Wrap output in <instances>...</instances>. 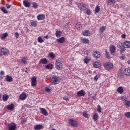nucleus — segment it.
I'll list each match as a JSON object with an SVG mask.
<instances>
[{"label":"nucleus","instance_id":"nucleus-59","mask_svg":"<svg viewBox=\"0 0 130 130\" xmlns=\"http://www.w3.org/2000/svg\"><path fill=\"white\" fill-rule=\"evenodd\" d=\"M15 36H16V38H19V33L17 32H15Z\"/></svg>","mask_w":130,"mask_h":130},{"label":"nucleus","instance_id":"nucleus-40","mask_svg":"<svg viewBox=\"0 0 130 130\" xmlns=\"http://www.w3.org/2000/svg\"><path fill=\"white\" fill-rule=\"evenodd\" d=\"M100 12V7L99 6L97 5L95 8V14H97V13H99Z\"/></svg>","mask_w":130,"mask_h":130},{"label":"nucleus","instance_id":"nucleus-45","mask_svg":"<svg viewBox=\"0 0 130 130\" xmlns=\"http://www.w3.org/2000/svg\"><path fill=\"white\" fill-rule=\"evenodd\" d=\"M124 104L126 107H130V101H125Z\"/></svg>","mask_w":130,"mask_h":130},{"label":"nucleus","instance_id":"nucleus-28","mask_svg":"<svg viewBox=\"0 0 130 130\" xmlns=\"http://www.w3.org/2000/svg\"><path fill=\"white\" fill-rule=\"evenodd\" d=\"M82 23L78 22L76 24V28L77 30H80L82 29Z\"/></svg>","mask_w":130,"mask_h":130},{"label":"nucleus","instance_id":"nucleus-63","mask_svg":"<svg viewBox=\"0 0 130 130\" xmlns=\"http://www.w3.org/2000/svg\"><path fill=\"white\" fill-rule=\"evenodd\" d=\"M3 79H4V77L0 76V80H3Z\"/></svg>","mask_w":130,"mask_h":130},{"label":"nucleus","instance_id":"nucleus-30","mask_svg":"<svg viewBox=\"0 0 130 130\" xmlns=\"http://www.w3.org/2000/svg\"><path fill=\"white\" fill-rule=\"evenodd\" d=\"M82 115L84 117H85V118H89V117H90V114H89L86 111H84L82 113Z\"/></svg>","mask_w":130,"mask_h":130},{"label":"nucleus","instance_id":"nucleus-61","mask_svg":"<svg viewBox=\"0 0 130 130\" xmlns=\"http://www.w3.org/2000/svg\"><path fill=\"white\" fill-rule=\"evenodd\" d=\"M120 58L121 59V60H123L124 59V57L123 56H121Z\"/></svg>","mask_w":130,"mask_h":130},{"label":"nucleus","instance_id":"nucleus-62","mask_svg":"<svg viewBox=\"0 0 130 130\" xmlns=\"http://www.w3.org/2000/svg\"><path fill=\"white\" fill-rule=\"evenodd\" d=\"M44 38H45L46 39H48V35H46V36L44 37Z\"/></svg>","mask_w":130,"mask_h":130},{"label":"nucleus","instance_id":"nucleus-25","mask_svg":"<svg viewBox=\"0 0 130 130\" xmlns=\"http://www.w3.org/2000/svg\"><path fill=\"white\" fill-rule=\"evenodd\" d=\"M27 60H28V57H22L21 58V61L23 64H27Z\"/></svg>","mask_w":130,"mask_h":130},{"label":"nucleus","instance_id":"nucleus-2","mask_svg":"<svg viewBox=\"0 0 130 130\" xmlns=\"http://www.w3.org/2000/svg\"><path fill=\"white\" fill-rule=\"evenodd\" d=\"M62 61H60L59 60H57L55 62V68L56 70L59 71L60 70H62L63 69Z\"/></svg>","mask_w":130,"mask_h":130},{"label":"nucleus","instance_id":"nucleus-38","mask_svg":"<svg viewBox=\"0 0 130 130\" xmlns=\"http://www.w3.org/2000/svg\"><path fill=\"white\" fill-rule=\"evenodd\" d=\"M8 99H9V95L7 94H4L3 96V100L4 101V102H6V101H8Z\"/></svg>","mask_w":130,"mask_h":130},{"label":"nucleus","instance_id":"nucleus-8","mask_svg":"<svg viewBox=\"0 0 130 130\" xmlns=\"http://www.w3.org/2000/svg\"><path fill=\"white\" fill-rule=\"evenodd\" d=\"M28 97V95L27 93L25 92H22L19 96V99L21 101H23L24 100H26V98Z\"/></svg>","mask_w":130,"mask_h":130},{"label":"nucleus","instance_id":"nucleus-34","mask_svg":"<svg viewBox=\"0 0 130 130\" xmlns=\"http://www.w3.org/2000/svg\"><path fill=\"white\" fill-rule=\"evenodd\" d=\"M7 108L8 110H13V109L15 108V107L14 106V104H11V105L7 106Z\"/></svg>","mask_w":130,"mask_h":130},{"label":"nucleus","instance_id":"nucleus-46","mask_svg":"<svg viewBox=\"0 0 130 130\" xmlns=\"http://www.w3.org/2000/svg\"><path fill=\"white\" fill-rule=\"evenodd\" d=\"M106 58H110V55H109V52H107V50H106V55H105Z\"/></svg>","mask_w":130,"mask_h":130},{"label":"nucleus","instance_id":"nucleus-13","mask_svg":"<svg viewBox=\"0 0 130 130\" xmlns=\"http://www.w3.org/2000/svg\"><path fill=\"white\" fill-rule=\"evenodd\" d=\"M86 92L83 89L81 90L80 91L77 92V96L81 97V96H85Z\"/></svg>","mask_w":130,"mask_h":130},{"label":"nucleus","instance_id":"nucleus-51","mask_svg":"<svg viewBox=\"0 0 130 130\" xmlns=\"http://www.w3.org/2000/svg\"><path fill=\"white\" fill-rule=\"evenodd\" d=\"M64 29H66V30H67L68 29H69V28H70V23H67L66 24L64 25Z\"/></svg>","mask_w":130,"mask_h":130},{"label":"nucleus","instance_id":"nucleus-50","mask_svg":"<svg viewBox=\"0 0 130 130\" xmlns=\"http://www.w3.org/2000/svg\"><path fill=\"white\" fill-rule=\"evenodd\" d=\"M125 117H127V118H130V112L125 113Z\"/></svg>","mask_w":130,"mask_h":130},{"label":"nucleus","instance_id":"nucleus-22","mask_svg":"<svg viewBox=\"0 0 130 130\" xmlns=\"http://www.w3.org/2000/svg\"><path fill=\"white\" fill-rule=\"evenodd\" d=\"M124 74L125 76H130V68H125L124 70Z\"/></svg>","mask_w":130,"mask_h":130},{"label":"nucleus","instance_id":"nucleus-35","mask_svg":"<svg viewBox=\"0 0 130 130\" xmlns=\"http://www.w3.org/2000/svg\"><path fill=\"white\" fill-rule=\"evenodd\" d=\"M53 67V66L52 64H48L47 65H45V68L46 69H47V70H52Z\"/></svg>","mask_w":130,"mask_h":130},{"label":"nucleus","instance_id":"nucleus-15","mask_svg":"<svg viewBox=\"0 0 130 130\" xmlns=\"http://www.w3.org/2000/svg\"><path fill=\"white\" fill-rule=\"evenodd\" d=\"M58 43H64L66 42V38L62 37L59 39L56 40Z\"/></svg>","mask_w":130,"mask_h":130},{"label":"nucleus","instance_id":"nucleus-42","mask_svg":"<svg viewBox=\"0 0 130 130\" xmlns=\"http://www.w3.org/2000/svg\"><path fill=\"white\" fill-rule=\"evenodd\" d=\"M38 42H39V43H42L44 42V40H43V39H42L41 37H39L38 38Z\"/></svg>","mask_w":130,"mask_h":130},{"label":"nucleus","instance_id":"nucleus-7","mask_svg":"<svg viewBox=\"0 0 130 130\" xmlns=\"http://www.w3.org/2000/svg\"><path fill=\"white\" fill-rule=\"evenodd\" d=\"M31 85L32 87H35L37 85V78L36 77L34 76L31 78Z\"/></svg>","mask_w":130,"mask_h":130},{"label":"nucleus","instance_id":"nucleus-29","mask_svg":"<svg viewBox=\"0 0 130 130\" xmlns=\"http://www.w3.org/2000/svg\"><path fill=\"white\" fill-rule=\"evenodd\" d=\"M93 55L95 58H99V57H100V52L95 51Z\"/></svg>","mask_w":130,"mask_h":130},{"label":"nucleus","instance_id":"nucleus-49","mask_svg":"<svg viewBox=\"0 0 130 130\" xmlns=\"http://www.w3.org/2000/svg\"><path fill=\"white\" fill-rule=\"evenodd\" d=\"M106 29V27L103 26L101 27L100 30L101 32H103L104 30H105Z\"/></svg>","mask_w":130,"mask_h":130},{"label":"nucleus","instance_id":"nucleus-16","mask_svg":"<svg viewBox=\"0 0 130 130\" xmlns=\"http://www.w3.org/2000/svg\"><path fill=\"white\" fill-rule=\"evenodd\" d=\"M93 67L95 68V69L99 68L101 67V62L96 61L93 62Z\"/></svg>","mask_w":130,"mask_h":130},{"label":"nucleus","instance_id":"nucleus-43","mask_svg":"<svg viewBox=\"0 0 130 130\" xmlns=\"http://www.w3.org/2000/svg\"><path fill=\"white\" fill-rule=\"evenodd\" d=\"M32 8H34V9H37V8H38V4H37V3H36V2H33L32 4Z\"/></svg>","mask_w":130,"mask_h":130},{"label":"nucleus","instance_id":"nucleus-23","mask_svg":"<svg viewBox=\"0 0 130 130\" xmlns=\"http://www.w3.org/2000/svg\"><path fill=\"white\" fill-rule=\"evenodd\" d=\"M62 35V32L60 30H58L57 29L56 30L55 35L56 37H57V38H59L60 36Z\"/></svg>","mask_w":130,"mask_h":130},{"label":"nucleus","instance_id":"nucleus-19","mask_svg":"<svg viewBox=\"0 0 130 130\" xmlns=\"http://www.w3.org/2000/svg\"><path fill=\"white\" fill-rule=\"evenodd\" d=\"M80 41L81 43H83L84 44H89V39L86 38H81L80 39Z\"/></svg>","mask_w":130,"mask_h":130},{"label":"nucleus","instance_id":"nucleus-20","mask_svg":"<svg viewBox=\"0 0 130 130\" xmlns=\"http://www.w3.org/2000/svg\"><path fill=\"white\" fill-rule=\"evenodd\" d=\"M30 26L31 27H37V21L31 20L30 22Z\"/></svg>","mask_w":130,"mask_h":130},{"label":"nucleus","instance_id":"nucleus-52","mask_svg":"<svg viewBox=\"0 0 130 130\" xmlns=\"http://www.w3.org/2000/svg\"><path fill=\"white\" fill-rule=\"evenodd\" d=\"M63 100H64L65 101H69V97H68V96L65 95L63 97Z\"/></svg>","mask_w":130,"mask_h":130},{"label":"nucleus","instance_id":"nucleus-31","mask_svg":"<svg viewBox=\"0 0 130 130\" xmlns=\"http://www.w3.org/2000/svg\"><path fill=\"white\" fill-rule=\"evenodd\" d=\"M0 10L4 13V14H9V12L7 11V9H6V7H1Z\"/></svg>","mask_w":130,"mask_h":130},{"label":"nucleus","instance_id":"nucleus-32","mask_svg":"<svg viewBox=\"0 0 130 130\" xmlns=\"http://www.w3.org/2000/svg\"><path fill=\"white\" fill-rule=\"evenodd\" d=\"M91 60V58L90 57H86L84 59L83 61L84 63L88 64L89 62Z\"/></svg>","mask_w":130,"mask_h":130},{"label":"nucleus","instance_id":"nucleus-21","mask_svg":"<svg viewBox=\"0 0 130 130\" xmlns=\"http://www.w3.org/2000/svg\"><path fill=\"white\" fill-rule=\"evenodd\" d=\"M124 76V73L122 72V70L120 69L118 73V77L121 79V78H123Z\"/></svg>","mask_w":130,"mask_h":130},{"label":"nucleus","instance_id":"nucleus-17","mask_svg":"<svg viewBox=\"0 0 130 130\" xmlns=\"http://www.w3.org/2000/svg\"><path fill=\"white\" fill-rule=\"evenodd\" d=\"M23 5L26 8H29L31 6V3L27 0H24L23 1Z\"/></svg>","mask_w":130,"mask_h":130},{"label":"nucleus","instance_id":"nucleus-57","mask_svg":"<svg viewBox=\"0 0 130 130\" xmlns=\"http://www.w3.org/2000/svg\"><path fill=\"white\" fill-rule=\"evenodd\" d=\"M6 6L7 9H10V8H11V7H12V6L10 4H6Z\"/></svg>","mask_w":130,"mask_h":130},{"label":"nucleus","instance_id":"nucleus-39","mask_svg":"<svg viewBox=\"0 0 130 130\" xmlns=\"http://www.w3.org/2000/svg\"><path fill=\"white\" fill-rule=\"evenodd\" d=\"M115 3H116L115 0H108V6H111V5H113Z\"/></svg>","mask_w":130,"mask_h":130},{"label":"nucleus","instance_id":"nucleus-14","mask_svg":"<svg viewBox=\"0 0 130 130\" xmlns=\"http://www.w3.org/2000/svg\"><path fill=\"white\" fill-rule=\"evenodd\" d=\"M82 34L83 35V36H90V31L89 30L85 29L82 31Z\"/></svg>","mask_w":130,"mask_h":130},{"label":"nucleus","instance_id":"nucleus-48","mask_svg":"<svg viewBox=\"0 0 130 130\" xmlns=\"http://www.w3.org/2000/svg\"><path fill=\"white\" fill-rule=\"evenodd\" d=\"M49 57H51V58H54V57H55V56L54 55V54H53V52L50 53V54H49Z\"/></svg>","mask_w":130,"mask_h":130},{"label":"nucleus","instance_id":"nucleus-5","mask_svg":"<svg viewBox=\"0 0 130 130\" xmlns=\"http://www.w3.org/2000/svg\"><path fill=\"white\" fill-rule=\"evenodd\" d=\"M9 54V50L6 48H2L1 49V55H8Z\"/></svg>","mask_w":130,"mask_h":130},{"label":"nucleus","instance_id":"nucleus-26","mask_svg":"<svg viewBox=\"0 0 130 130\" xmlns=\"http://www.w3.org/2000/svg\"><path fill=\"white\" fill-rule=\"evenodd\" d=\"M43 128V126L41 124L36 125L34 127V129L36 130H40Z\"/></svg>","mask_w":130,"mask_h":130},{"label":"nucleus","instance_id":"nucleus-6","mask_svg":"<svg viewBox=\"0 0 130 130\" xmlns=\"http://www.w3.org/2000/svg\"><path fill=\"white\" fill-rule=\"evenodd\" d=\"M16 128H17L16 123L12 122L8 124V130H16Z\"/></svg>","mask_w":130,"mask_h":130},{"label":"nucleus","instance_id":"nucleus-37","mask_svg":"<svg viewBox=\"0 0 130 130\" xmlns=\"http://www.w3.org/2000/svg\"><path fill=\"white\" fill-rule=\"evenodd\" d=\"M101 77V74H96V76H94L93 79L95 81V82H97L99 78H100Z\"/></svg>","mask_w":130,"mask_h":130},{"label":"nucleus","instance_id":"nucleus-12","mask_svg":"<svg viewBox=\"0 0 130 130\" xmlns=\"http://www.w3.org/2000/svg\"><path fill=\"white\" fill-rule=\"evenodd\" d=\"M37 19L38 20V21L44 20V19H45V15L43 14H39L37 16Z\"/></svg>","mask_w":130,"mask_h":130},{"label":"nucleus","instance_id":"nucleus-58","mask_svg":"<svg viewBox=\"0 0 130 130\" xmlns=\"http://www.w3.org/2000/svg\"><path fill=\"white\" fill-rule=\"evenodd\" d=\"M125 37H126V35H125V34H122L121 35V38H122L123 39H124V38H125Z\"/></svg>","mask_w":130,"mask_h":130},{"label":"nucleus","instance_id":"nucleus-27","mask_svg":"<svg viewBox=\"0 0 130 130\" xmlns=\"http://www.w3.org/2000/svg\"><path fill=\"white\" fill-rule=\"evenodd\" d=\"M6 81L8 82H13V77L12 76H6Z\"/></svg>","mask_w":130,"mask_h":130},{"label":"nucleus","instance_id":"nucleus-54","mask_svg":"<svg viewBox=\"0 0 130 130\" xmlns=\"http://www.w3.org/2000/svg\"><path fill=\"white\" fill-rule=\"evenodd\" d=\"M86 13L87 14V15H91V11H90V9H87L86 11Z\"/></svg>","mask_w":130,"mask_h":130},{"label":"nucleus","instance_id":"nucleus-53","mask_svg":"<svg viewBox=\"0 0 130 130\" xmlns=\"http://www.w3.org/2000/svg\"><path fill=\"white\" fill-rule=\"evenodd\" d=\"M121 100H122V101H123L124 103L125 102V101H126V98L125 96H121Z\"/></svg>","mask_w":130,"mask_h":130},{"label":"nucleus","instance_id":"nucleus-11","mask_svg":"<svg viewBox=\"0 0 130 130\" xmlns=\"http://www.w3.org/2000/svg\"><path fill=\"white\" fill-rule=\"evenodd\" d=\"M40 110L43 115H45V116H47V115H48V112H47V111H46L45 108H41Z\"/></svg>","mask_w":130,"mask_h":130},{"label":"nucleus","instance_id":"nucleus-56","mask_svg":"<svg viewBox=\"0 0 130 130\" xmlns=\"http://www.w3.org/2000/svg\"><path fill=\"white\" fill-rule=\"evenodd\" d=\"M0 75L1 76H5V72H4V71H1L0 72Z\"/></svg>","mask_w":130,"mask_h":130},{"label":"nucleus","instance_id":"nucleus-55","mask_svg":"<svg viewBox=\"0 0 130 130\" xmlns=\"http://www.w3.org/2000/svg\"><path fill=\"white\" fill-rule=\"evenodd\" d=\"M45 90L46 91V92H50L51 89L48 87H45Z\"/></svg>","mask_w":130,"mask_h":130},{"label":"nucleus","instance_id":"nucleus-24","mask_svg":"<svg viewBox=\"0 0 130 130\" xmlns=\"http://www.w3.org/2000/svg\"><path fill=\"white\" fill-rule=\"evenodd\" d=\"M116 48H115V46L112 45L110 46V51L111 54L114 53L115 52Z\"/></svg>","mask_w":130,"mask_h":130},{"label":"nucleus","instance_id":"nucleus-36","mask_svg":"<svg viewBox=\"0 0 130 130\" xmlns=\"http://www.w3.org/2000/svg\"><path fill=\"white\" fill-rule=\"evenodd\" d=\"M98 114L97 113H94L93 115H92V119L94 120V121H96L97 120V119H98Z\"/></svg>","mask_w":130,"mask_h":130},{"label":"nucleus","instance_id":"nucleus-10","mask_svg":"<svg viewBox=\"0 0 130 130\" xmlns=\"http://www.w3.org/2000/svg\"><path fill=\"white\" fill-rule=\"evenodd\" d=\"M122 46L123 48H129L130 47V41H126L123 43Z\"/></svg>","mask_w":130,"mask_h":130},{"label":"nucleus","instance_id":"nucleus-33","mask_svg":"<svg viewBox=\"0 0 130 130\" xmlns=\"http://www.w3.org/2000/svg\"><path fill=\"white\" fill-rule=\"evenodd\" d=\"M117 91L119 94H122V93H123V88L120 86L117 88Z\"/></svg>","mask_w":130,"mask_h":130},{"label":"nucleus","instance_id":"nucleus-44","mask_svg":"<svg viewBox=\"0 0 130 130\" xmlns=\"http://www.w3.org/2000/svg\"><path fill=\"white\" fill-rule=\"evenodd\" d=\"M117 47L119 48L121 53H123V52H124V48L122 49L121 46L119 45V44L117 45Z\"/></svg>","mask_w":130,"mask_h":130},{"label":"nucleus","instance_id":"nucleus-1","mask_svg":"<svg viewBox=\"0 0 130 130\" xmlns=\"http://www.w3.org/2000/svg\"><path fill=\"white\" fill-rule=\"evenodd\" d=\"M59 77L55 75H53L51 77V83L52 85H57V84H59L60 82Z\"/></svg>","mask_w":130,"mask_h":130},{"label":"nucleus","instance_id":"nucleus-64","mask_svg":"<svg viewBox=\"0 0 130 130\" xmlns=\"http://www.w3.org/2000/svg\"><path fill=\"white\" fill-rule=\"evenodd\" d=\"M127 63H128V64H130V60H129L127 61Z\"/></svg>","mask_w":130,"mask_h":130},{"label":"nucleus","instance_id":"nucleus-3","mask_svg":"<svg viewBox=\"0 0 130 130\" xmlns=\"http://www.w3.org/2000/svg\"><path fill=\"white\" fill-rule=\"evenodd\" d=\"M69 124L74 127H77L79 124L78 121L75 120L74 119H70L69 120Z\"/></svg>","mask_w":130,"mask_h":130},{"label":"nucleus","instance_id":"nucleus-60","mask_svg":"<svg viewBox=\"0 0 130 130\" xmlns=\"http://www.w3.org/2000/svg\"><path fill=\"white\" fill-rule=\"evenodd\" d=\"M84 54H86V55H88V54H89V51H88V50L85 51Z\"/></svg>","mask_w":130,"mask_h":130},{"label":"nucleus","instance_id":"nucleus-9","mask_svg":"<svg viewBox=\"0 0 130 130\" xmlns=\"http://www.w3.org/2000/svg\"><path fill=\"white\" fill-rule=\"evenodd\" d=\"M78 8L80 11H85L86 9V5L83 3L78 4Z\"/></svg>","mask_w":130,"mask_h":130},{"label":"nucleus","instance_id":"nucleus-18","mask_svg":"<svg viewBox=\"0 0 130 130\" xmlns=\"http://www.w3.org/2000/svg\"><path fill=\"white\" fill-rule=\"evenodd\" d=\"M48 63V60L47 59L44 58L41 59L39 61V63H42L43 64H47Z\"/></svg>","mask_w":130,"mask_h":130},{"label":"nucleus","instance_id":"nucleus-47","mask_svg":"<svg viewBox=\"0 0 130 130\" xmlns=\"http://www.w3.org/2000/svg\"><path fill=\"white\" fill-rule=\"evenodd\" d=\"M97 111L99 113H101V106H100V105H98V106H97Z\"/></svg>","mask_w":130,"mask_h":130},{"label":"nucleus","instance_id":"nucleus-41","mask_svg":"<svg viewBox=\"0 0 130 130\" xmlns=\"http://www.w3.org/2000/svg\"><path fill=\"white\" fill-rule=\"evenodd\" d=\"M8 36H9V34H8V33L6 32L3 34L1 37V39H5L6 38L8 37Z\"/></svg>","mask_w":130,"mask_h":130},{"label":"nucleus","instance_id":"nucleus-4","mask_svg":"<svg viewBox=\"0 0 130 130\" xmlns=\"http://www.w3.org/2000/svg\"><path fill=\"white\" fill-rule=\"evenodd\" d=\"M104 67L108 71H110V70L113 69V64L110 62H107L105 63Z\"/></svg>","mask_w":130,"mask_h":130}]
</instances>
